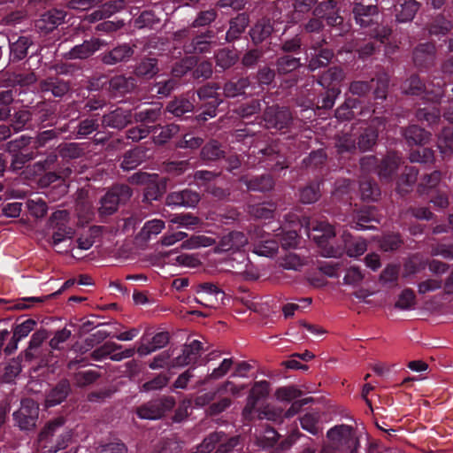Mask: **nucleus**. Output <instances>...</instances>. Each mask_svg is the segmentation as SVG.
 I'll return each mask as SVG.
<instances>
[{
    "label": "nucleus",
    "instance_id": "1",
    "mask_svg": "<svg viewBox=\"0 0 453 453\" xmlns=\"http://www.w3.org/2000/svg\"><path fill=\"white\" fill-rule=\"evenodd\" d=\"M221 88L217 83L202 86L196 91L175 96L166 104L165 111L175 118L187 119L195 111L198 121H206L217 114L223 102Z\"/></svg>",
    "mask_w": 453,
    "mask_h": 453
},
{
    "label": "nucleus",
    "instance_id": "2",
    "mask_svg": "<svg viewBox=\"0 0 453 453\" xmlns=\"http://www.w3.org/2000/svg\"><path fill=\"white\" fill-rule=\"evenodd\" d=\"M402 134L409 146H419L410 151L409 159L411 163L430 165L434 162V151L430 148L423 147L430 140V132L418 125H410L403 128Z\"/></svg>",
    "mask_w": 453,
    "mask_h": 453
},
{
    "label": "nucleus",
    "instance_id": "3",
    "mask_svg": "<svg viewBox=\"0 0 453 453\" xmlns=\"http://www.w3.org/2000/svg\"><path fill=\"white\" fill-rule=\"evenodd\" d=\"M30 142L31 137L22 134L6 144V149L2 153V173L8 164L12 171H19L34 158L33 148L29 146Z\"/></svg>",
    "mask_w": 453,
    "mask_h": 453
},
{
    "label": "nucleus",
    "instance_id": "4",
    "mask_svg": "<svg viewBox=\"0 0 453 453\" xmlns=\"http://www.w3.org/2000/svg\"><path fill=\"white\" fill-rule=\"evenodd\" d=\"M309 237L311 238L320 248L324 257H337L342 255V250L335 248L331 241L336 235L334 227L326 221H312L309 223Z\"/></svg>",
    "mask_w": 453,
    "mask_h": 453
},
{
    "label": "nucleus",
    "instance_id": "5",
    "mask_svg": "<svg viewBox=\"0 0 453 453\" xmlns=\"http://www.w3.org/2000/svg\"><path fill=\"white\" fill-rule=\"evenodd\" d=\"M133 195L128 185L117 184L111 187L100 200L98 214L105 221V218L114 214L119 206L127 203Z\"/></svg>",
    "mask_w": 453,
    "mask_h": 453
},
{
    "label": "nucleus",
    "instance_id": "6",
    "mask_svg": "<svg viewBox=\"0 0 453 453\" xmlns=\"http://www.w3.org/2000/svg\"><path fill=\"white\" fill-rule=\"evenodd\" d=\"M401 89L405 95L422 96L426 101L439 103L444 95V83L441 86L438 84L434 90H428L419 76L412 74L402 83Z\"/></svg>",
    "mask_w": 453,
    "mask_h": 453
},
{
    "label": "nucleus",
    "instance_id": "7",
    "mask_svg": "<svg viewBox=\"0 0 453 453\" xmlns=\"http://www.w3.org/2000/svg\"><path fill=\"white\" fill-rule=\"evenodd\" d=\"M69 212L66 210L57 211L50 217L48 226L52 230L51 244L58 247L61 242L71 240L74 229L68 225Z\"/></svg>",
    "mask_w": 453,
    "mask_h": 453
},
{
    "label": "nucleus",
    "instance_id": "8",
    "mask_svg": "<svg viewBox=\"0 0 453 453\" xmlns=\"http://www.w3.org/2000/svg\"><path fill=\"white\" fill-rule=\"evenodd\" d=\"M29 120H32V113L27 110H14L12 113L9 106L2 107V121L5 122L2 124V141L10 137L12 131H22Z\"/></svg>",
    "mask_w": 453,
    "mask_h": 453
},
{
    "label": "nucleus",
    "instance_id": "9",
    "mask_svg": "<svg viewBox=\"0 0 453 453\" xmlns=\"http://www.w3.org/2000/svg\"><path fill=\"white\" fill-rule=\"evenodd\" d=\"M332 449L339 452L348 451L359 446V441L355 437L352 427L348 425L334 426L326 433Z\"/></svg>",
    "mask_w": 453,
    "mask_h": 453
},
{
    "label": "nucleus",
    "instance_id": "10",
    "mask_svg": "<svg viewBox=\"0 0 453 453\" xmlns=\"http://www.w3.org/2000/svg\"><path fill=\"white\" fill-rule=\"evenodd\" d=\"M263 119L265 127L273 132L288 129L293 121L292 113L289 109L279 105L266 107Z\"/></svg>",
    "mask_w": 453,
    "mask_h": 453
},
{
    "label": "nucleus",
    "instance_id": "11",
    "mask_svg": "<svg viewBox=\"0 0 453 453\" xmlns=\"http://www.w3.org/2000/svg\"><path fill=\"white\" fill-rule=\"evenodd\" d=\"M39 415L38 404L30 398L21 401L20 408L12 416L16 425L21 430H31L35 427Z\"/></svg>",
    "mask_w": 453,
    "mask_h": 453
},
{
    "label": "nucleus",
    "instance_id": "12",
    "mask_svg": "<svg viewBox=\"0 0 453 453\" xmlns=\"http://www.w3.org/2000/svg\"><path fill=\"white\" fill-rule=\"evenodd\" d=\"M175 405V400L171 396H164L152 400L137 409V415L142 419H158Z\"/></svg>",
    "mask_w": 453,
    "mask_h": 453
},
{
    "label": "nucleus",
    "instance_id": "13",
    "mask_svg": "<svg viewBox=\"0 0 453 453\" xmlns=\"http://www.w3.org/2000/svg\"><path fill=\"white\" fill-rule=\"evenodd\" d=\"M326 43V41L325 38L312 42L311 53L307 58H309L307 69L310 72H315L318 69L326 67L334 57L333 50L324 47Z\"/></svg>",
    "mask_w": 453,
    "mask_h": 453
},
{
    "label": "nucleus",
    "instance_id": "14",
    "mask_svg": "<svg viewBox=\"0 0 453 453\" xmlns=\"http://www.w3.org/2000/svg\"><path fill=\"white\" fill-rule=\"evenodd\" d=\"M132 119L131 109L118 106L102 116L101 126L105 129L122 130L132 122Z\"/></svg>",
    "mask_w": 453,
    "mask_h": 453
},
{
    "label": "nucleus",
    "instance_id": "15",
    "mask_svg": "<svg viewBox=\"0 0 453 453\" xmlns=\"http://www.w3.org/2000/svg\"><path fill=\"white\" fill-rule=\"evenodd\" d=\"M162 118V106L160 104H152L150 106L140 109L133 114V119L144 127L153 129V134L158 131L157 122Z\"/></svg>",
    "mask_w": 453,
    "mask_h": 453
},
{
    "label": "nucleus",
    "instance_id": "16",
    "mask_svg": "<svg viewBox=\"0 0 453 453\" xmlns=\"http://www.w3.org/2000/svg\"><path fill=\"white\" fill-rule=\"evenodd\" d=\"M134 53V49L129 43H121L102 52L98 59L105 65H116L128 62Z\"/></svg>",
    "mask_w": 453,
    "mask_h": 453
},
{
    "label": "nucleus",
    "instance_id": "17",
    "mask_svg": "<svg viewBox=\"0 0 453 453\" xmlns=\"http://www.w3.org/2000/svg\"><path fill=\"white\" fill-rule=\"evenodd\" d=\"M352 15L356 24L360 27L372 28V26L377 24L376 19L379 16V8L377 4L354 3Z\"/></svg>",
    "mask_w": 453,
    "mask_h": 453
},
{
    "label": "nucleus",
    "instance_id": "18",
    "mask_svg": "<svg viewBox=\"0 0 453 453\" xmlns=\"http://www.w3.org/2000/svg\"><path fill=\"white\" fill-rule=\"evenodd\" d=\"M380 211L375 206H363L353 212L350 226L356 230L371 229L372 223H380Z\"/></svg>",
    "mask_w": 453,
    "mask_h": 453
},
{
    "label": "nucleus",
    "instance_id": "19",
    "mask_svg": "<svg viewBox=\"0 0 453 453\" xmlns=\"http://www.w3.org/2000/svg\"><path fill=\"white\" fill-rule=\"evenodd\" d=\"M312 15L325 20L329 27H336L343 22V18L339 14L336 0L318 2L317 6L313 9Z\"/></svg>",
    "mask_w": 453,
    "mask_h": 453
},
{
    "label": "nucleus",
    "instance_id": "20",
    "mask_svg": "<svg viewBox=\"0 0 453 453\" xmlns=\"http://www.w3.org/2000/svg\"><path fill=\"white\" fill-rule=\"evenodd\" d=\"M269 387L270 384L266 380L254 383L247 397V403L242 411V415L245 419H252L258 401L268 395Z\"/></svg>",
    "mask_w": 453,
    "mask_h": 453
},
{
    "label": "nucleus",
    "instance_id": "21",
    "mask_svg": "<svg viewBox=\"0 0 453 453\" xmlns=\"http://www.w3.org/2000/svg\"><path fill=\"white\" fill-rule=\"evenodd\" d=\"M65 16L66 12L63 10H49L35 21V27L39 32L48 35L64 23Z\"/></svg>",
    "mask_w": 453,
    "mask_h": 453
},
{
    "label": "nucleus",
    "instance_id": "22",
    "mask_svg": "<svg viewBox=\"0 0 453 453\" xmlns=\"http://www.w3.org/2000/svg\"><path fill=\"white\" fill-rule=\"evenodd\" d=\"M104 44V41L99 38L85 40L82 43L73 47L65 54V57L69 59H87L99 50Z\"/></svg>",
    "mask_w": 453,
    "mask_h": 453
},
{
    "label": "nucleus",
    "instance_id": "23",
    "mask_svg": "<svg viewBox=\"0 0 453 453\" xmlns=\"http://www.w3.org/2000/svg\"><path fill=\"white\" fill-rule=\"evenodd\" d=\"M435 53V46L433 43H420L413 50V63L420 70L428 69L434 64Z\"/></svg>",
    "mask_w": 453,
    "mask_h": 453
},
{
    "label": "nucleus",
    "instance_id": "24",
    "mask_svg": "<svg viewBox=\"0 0 453 453\" xmlns=\"http://www.w3.org/2000/svg\"><path fill=\"white\" fill-rule=\"evenodd\" d=\"M372 125L363 130L357 137V147L361 151H367L373 148L376 144L379 130L374 127L375 125L380 126L384 124V119L381 117H374L371 120Z\"/></svg>",
    "mask_w": 453,
    "mask_h": 453
},
{
    "label": "nucleus",
    "instance_id": "25",
    "mask_svg": "<svg viewBox=\"0 0 453 453\" xmlns=\"http://www.w3.org/2000/svg\"><path fill=\"white\" fill-rule=\"evenodd\" d=\"M39 88L42 93L50 92L55 97L61 98L71 90V82L59 75H54L42 80Z\"/></svg>",
    "mask_w": 453,
    "mask_h": 453
},
{
    "label": "nucleus",
    "instance_id": "26",
    "mask_svg": "<svg viewBox=\"0 0 453 453\" xmlns=\"http://www.w3.org/2000/svg\"><path fill=\"white\" fill-rule=\"evenodd\" d=\"M215 32L211 29L193 37L189 44L184 45V50L187 53L203 54L211 50Z\"/></svg>",
    "mask_w": 453,
    "mask_h": 453
},
{
    "label": "nucleus",
    "instance_id": "27",
    "mask_svg": "<svg viewBox=\"0 0 453 453\" xmlns=\"http://www.w3.org/2000/svg\"><path fill=\"white\" fill-rule=\"evenodd\" d=\"M201 197L198 192L185 188L168 194L166 196V204L169 206L196 207Z\"/></svg>",
    "mask_w": 453,
    "mask_h": 453
},
{
    "label": "nucleus",
    "instance_id": "28",
    "mask_svg": "<svg viewBox=\"0 0 453 453\" xmlns=\"http://www.w3.org/2000/svg\"><path fill=\"white\" fill-rule=\"evenodd\" d=\"M259 159L266 162V167L273 172H280L288 167L286 157L280 154L273 146H266L258 151Z\"/></svg>",
    "mask_w": 453,
    "mask_h": 453
},
{
    "label": "nucleus",
    "instance_id": "29",
    "mask_svg": "<svg viewBox=\"0 0 453 453\" xmlns=\"http://www.w3.org/2000/svg\"><path fill=\"white\" fill-rule=\"evenodd\" d=\"M274 31L273 23L268 18L259 19L250 29L251 42L258 45L269 39Z\"/></svg>",
    "mask_w": 453,
    "mask_h": 453
},
{
    "label": "nucleus",
    "instance_id": "30",
    "mask_svg": "<svg viewBox=\"0 0 453 453\" xmlns=\"http://www.w3.org/2000/svg\"><path fill=\"white\" fill-rule=\"evenodd\" d=\"M71 392V384L67 379L60 380L46 395L47 407H54L63 403Z\"/></svg>",
    "mask_w": 453,
    "mask_h": 453
},
{
    "label": "nucleus",
    "instance_id": "31",
    "mask_svg": "<svg viewBox=\"0 0 453 453\" xmlns=\"http://www.w3.org/2000/svg\"><path fill=\"white\" fill-rule=\"evenodd\" d=\"M250 24V17L247 13H239L229 21V28L226 34V41L233 42L241 38Z\"/></svg>",
    "mask_w": 453,
    "mask_h": 453
},
{
    "label": "nucleus",
    "instance_id": "32",
    "mask_svg": "<svg viewBox=\"0 0 453 453\" xmlns=\"http://www.w3.org/2000/svg\"><path fill=\"white\" fill-rule=\"evenodd\" d=\"M196 293L206 295L205 302L196 299V302L207 307H216L219 304V296L223 298L225 293L212 282H203L196 286Z\"/></svg>",
    "mask_w": 453,
    "mask_h": 453
},
{
    "label": "nucleus",
    "instance_id": "33",
    "mask_svg": "<svg viewBox=\"0 0 453 453\" xmlns=\"http://www.w3.org/2000/svg\"><path fill=\"white\" fill-rule=\"evenodd\" d=\"M401 158L395 152L388 153L380 159L378 165V175L381 180H390L399 167Z\"/></svg>",
    "mask_w": 453,
    "mask_h": 453
},
{
    "label": "nucleus",
    "instance_id": "34",
    "mask_svg": "<svg viewBox=\"0 0 453 453\" xmlns=\"http://www.w3.org/2000/svg\"><path fill=\"white\" fill-rule=\"evenodd\" d=\"M180 86V81L176 78L158 77L150 88V92L159 99L167 97Z\"/></svg>",
    "mask_w": 453,
    "mask_h": 453
},
{
    "label": "nucleus",
    "instance_id": "35",
    "mask_svg": "<svg viewBox=\"0 0 453 453\" xmlns=\"http://www.w3.org/2000/svg\"><path fill=\"white\" fill-rule=\"evenodd\" d=\"M418 170L415 166L406 165L403 172L397 178L396 191L401 196H404L411 191L418 179Z\"/></svg>",
    "mask_w": 453,
    "mask_h": 453
},
{
    "label": "nucleus",
    "instance_id": "36",
    "mask_svg": "<svg viewBox=\"0 0 453 453\" xmlns=\"http://www.w3.org/2000/svg\"><path fill=\"white\" fill-rule=\"evenodd\" d=\"M250 86L249 77L233 78L223 86V94L226 97L234 98L246 95V89Z\"/></svg>",
    "mask_w": 453,
    "mask_h": 453
},
{
    "label": "nucleus",
    "instance_id": "37",
    "mask_svg": "<svg viewBox=\"0 0 453 453\" xmlns=\"http://www.w3.org/2000/svg\"><path fill=\"white\" fill-rule=\"evenodd\" d=\"M248 242L246 235L240 231H231L223 235L219 241V247L223 251L239 250Z\"/></svg>",
    "mask_w": 453,
    "mask_h": 453
},
{
    "label": "nucleus",
    "instance_id": "38",
    "mask_svg": "<svg viewBox=\"0 0 453 453\" xmlns=\"http://www.w3.org/2000/svg\"><path fill=\"white\" fill-rule=\"evenodd\" d=\"M276 72L281 75L292 74L303 66L300 58L293 55H283L277 58L275 61Z\"/></svg>",
    "mask_w": 453,
    "mask_h": 453
},
{
    "label": "nucleus",
    "instance_id": "39",
    "mask_svg": "<svg viewBox=\"0 0 453 453\" xmlns=\"http://www.w3.org/2000/svg\"><path fill=\"white\" fill-rule=\"evenodd\" d=\"M453 27L450 20L447 19L442 14H438L432 18L426 24V29L430 35L441 37L445 36Z\"/></svg>",
    "mask_w": 453,
    "mask_h": 453
},
{
    "label": "nucleus",
    "instance_id": "40",
    "mask_svg": "<svg viewBox=\"0 0 453 453\" xmlns=\"http://www.w3.org/2000/svg\"><path fill=\"white\" fill-rule=\"evenodd\" d=\"M244 184L250 191L264 193L272 190L275 181L270 174H262L245 180Z\"/></svg>",
    "mask_w": 453,
    "mask_h": 453
},
{
    "label": "nucleus",
    "instance_id": "41",
    "mask_svg": "<svg viewBox=\"0 0 453 453\" xmlns=\"http://www.w3.org/2000/svg\"><path fill=\"white\" fill-rule=\"evenodd\" d=\"M200 157L204 162H214L225 157V150L219 142L211 140L202 147Z\"/></svg>",
    "mask_w": 453,
    "mask_h": 453
},
{
    "label": "nucleus",
    "instance_id": "42",
    "mask_svg": "<svg viewBox=\"0 0 453 453\" xmlns=\"http://www.w3.org/2000/svg\"><path fill=\"white\" fill-rule=\"evenodd\" d=\"M135 87L134 79L124 75H116L110 80L109 89L115 96L131 92Z\"/></svg>",
    "mask_w": 453,
    "mask_h": 453
},
{
    "label": "nucleus",
    "instance_id": "43",
    "mask_svg": "<svg viewBox=\"0 0 453 453\" xmlns=\"http://www.w3.org/2000/svg\"><path fill=\"white\" fill-rule=\"evenodd\" d=\"M35 81V75L34 73L27 74L13 73L10 74L8 72L2 70V88L12 87L19 85L20 87L28 86Z\"/></svg>",
    "mask_w": 453,
    "mask_h": 453
},
{
    "label": "nucleus",
    "instance_id": "44",
    "mask_svg": "<svg viewBox=\"0 0 453 453\" xmlns=\"http://www.w3.org/2000/svg\"><path fill=\"white\" fill-rule=\"evenodd\" d=\"M344 247L343 250L346 251L349 257H359L363 255L367 249L366 242L362 238H355L349 234L344 233L342 234Z\"/></svg>",
    "mask_w": 453,
    "mask_h": 453
},
{
    "label": "nucleus",
    "instance_id": "45",
    "mask_svg": "<svg viewBox=\"0 0 453 453\" xmlns=\"http://www.w3.org/2000/svg\"><path fill=\"white\" fill-rule=\"evenodd\" d=\"M420 4L416 0H406L400 4V9L396 8L395 19L398 23H405L411 21L418 11Z\"/></svg>",
    "mask_w": 453,
    "mask_h": 453
},
{
    "label": "nucleus",
    "instance_id": "46",
    "mask_svg": "<svg viewBox=\"0 0 453 453\" xmlns=\"http://www.w3.org/2000/svg\"><path fill=\"white\" fill-rule=\"evenodd\" d=\"M159 72L157 59L155 58H142L135 66L134 73L136 76L145 79L154 77Z\"/></svg>",
    "mask_w": 453,
    "mask_h": 453
},
{
    "label": "nucleus",
    "instance_id": "47",
    "mask_svg": "<svg viewBox=\"0 0 453 453\" xmlns=\"http://www.w3.org/2000/svg\"><path fill=\"white\" fill-rule=\"evenodd\" d=\"M319 0H294L293 12L291 13V19L294 22H298L313 12L317 6Z\"/></svg>",
    "mask_w": 453,
    "mask_h": 453
},
{
    "label": "nucleus",
    "instance_id": "48",
    "mask_svg": "<svg viewBox=\"0 0 453 453\" xmlns=\"http://www.w3.org/2000/svg\"><path fill=\"white\" fill-rule=\"evenodd\" d=\"M32 120L41 127L53 126L57 122L56 111L51 107H42L32 113Z\"/></svg>",
    "mask_w": 453,
    "mask_h": 453
},
{
    "label": "nucleus",
    "instance_id": "49",
    "mask_svg": "<svg viewBox=\"0 0 453 453\" xmlns=\"http://www.w3.org/2000/svg\"><path fill=\"white\" fill-rule=\"evenodd\" d=\"M320 196V182L319 181H311L299 190V199L303 203H314Z\"/></svg>",
    "mask_w": 453,
    "mask_h": 453
},
{
    "label": "nucleus",
    "instance_id": "50",
    "mask_svg": "<svg viewBox=\"0 0 453 453\" xmlns=\"http://www.w3.org/2000/svg\"><path fill=\"white\" fill-rule=\"evenodd\" d=\"M29 45V39L25 36H20L14 42H12L9 40L10 59L14 62L25 58L27 57Z\"/></svg>",
    "mask_w": 453,
    "mask_h": 453
},
{
    "label": "nucleus",
    "instance_id": "51",
    "mask_svg": "<svg viewBox=\"0 0 453 453\" xmlns=\"http://www.w3.org/2000/svg\"><path fill=\"white\" fill-rule=\"evenodd\" d=\"M275 210L276 205L273 203H260L249 206V213L257 219H273Z\"/></svg>",
    "mask_w": 453,
    "mask_h": 453
},
{
    "label": "nucleus",
    "instance_id": "52",
    "mask_svg": "<svg viewBox=\"0 0 453 453\" xmlns=\"http://www.w3.org/2000/svg\"><path fill=\"white\" fill-rule=\"evenodd\" d=\"M101 374L95 370L77 371L73 374V380L78 388H86L95 383Z\"/></svg>",
    "mask_w": 453,
    "mask_h": 453
},
{
    "label": "nucleus",
    "instance_id": "53",
    "mask_svg": "<svg viewBox=\"0 0 453 453\" xmlns=\"http://www.w3.org/2000/svg\"><path fill=\"white\" fill-rule=\"evenodd\" d=\"M215 59L216 66L220 68L219 72H222L234 65L237 62L238 57L234 50L221 49L216 54Z\"/></svg>",
    "mask_w": 453,
    "mask_h": 453
},
{
    "label": "nucleus",
    "instance_id": "54",
    "mask_svg": "<svg viewBox=\"0 0 453 453\" xmlns=\"http://www.w3.org/2000/svg\"><path fill=\"white\" fill-rule=\"evenodd\" d=\"M303 46V36L296 35L291 38L282 39L280 44V50L285 55H296L299 54Z\"/></svg>",
    "mask_w": 453,
    "mask_h": 453
},
{
    "label": "nucleus",
    "instance_id": "55",
    "mask_svg": "<svg viewBox=\"0 0 453 453\" xmlns=\"http://www.w3.org/2000/svg\"><path fill=\"white\" fill-rule=\"evenodd\" d=\"M343 71L342 68L333 66L324 72L319 78V83L324 87L328 88L334 84L340 83L343 79Z\"/></svg>",
    "mask_w": 453,
    "mask_h": 453
},
{
    "label": "nucleus",
    "instance_id": "56",
    "mask_svg": "<svg viewBox=\"0 0 453 453\" xmlns=\"http://www.w3.org/2000/svg\"><path fill=\"white\" fill-rule=\"evenodd\" d=\"M144 157V152L141 149H134L127 151L121 162V167L125 171H129L137 167Z\"/></svg>",
    "mask_w": 453,
    "mask_h": 453
},
{
    "label": "nucleus",
    "instance_id": "57",
    "mask_svg": "<svg viewBox=\"0 0 453 453\" xmlns=\"http://www.w3.org/2000/svg\"><path fill=\"white\" fill-rule=\"evenodd\" d=\"M373 79L375 81L374 87L372 88L373 98L376 104H380L387 99L389 79L386 74L380 75Z\"/></svg>",
    "mask_w": 453,
    "mask_h": 453
},
{
    "label": "nucleus",
    "instance_id": "58",
    "mask_svg": "<svg viewBox=\"0 0 453 453\" xmlns=\"http://www.w3.org/2000/svg\"><path fill=\"white\" fill-rule=\"evenodd\" d=\"M359 188L361 197L365 201H376L380 196V189L378 184L373 180H361Z\"/></svg>",
    "mask_w": 453,
    "mask_h": 453
},
{
    "label": "nucleus",
    "instance_id": "59",
    "mask_svg": "<svg viewBox=\"0 0 453 453\" xmlns=\"http://www.w3.org/2000/svg\"><path fill=\"white\" fill-rule=\"evenodd\" d=\"M158 130L160 131L154 134L153 141L156 144L164 145L179 133L180 127L173 123L165 127L159 124Z\"/></svg>",
    "mask_w": 453,
    "mask_h": 453
},
{
    "label": "nucleus",
    "instance_id": "60",
    "mask_svg": "<svg viewBox=\"0 0 453 453\" xmlns=\"http://www.w3.org/2000/svg\"><path fill=\"white\" fill-rule=\"evenodd\" d=\"M224 434L220 432H214L210 434L203 441L194 449L188 453H210L211 452L218 442L221 441Z\"/></svg>",
    "mask_w": 453,
    "mask_h": 453
},
{
    "label": "nucleus",
    "instance_id": "61",
    "mask_svg": "<svg viewBox=\"0 0 453 453\" xmlns=\"http://www.w3.org/2000/svg\"><path fill=\"white\" fill-rule=\"evenodd\" d=\"M415 115L418 121L427 122L431 126L437 124L441 119L440 110L436 107L418 108Z\"/></svg>",
    "mask_w": 453,
    "mask_h": 453
},
{
    "label": "nucleus",
    "instance_id": "62",
    "mask_svg": "<svg viewBox=\"0 0 453 453\" xmlns=\"http://www.w3.org/2000/svg\"><path fill=\"white\" fill-rule=\"evenodd\" d=\"M99 124L97 119H85L79 122V124L74 127V131L73 133L75 134L76 138L81 139L91 134L93 132L97 130Z\"/></svg>",
    "mask_w": 453,
    "mask_h": 453
},
{
    "label": "nucleus",
    "instance_id": "63",
    "mask_svg": "<svg viewBox=\"0 0 453 453\" xmlns=\"http://www.w3.org/2000/svg\"><path fill=\"white\" fill-rule=\"evenodd\" d=\"M438 149L444 156L453 152V130L449 127L443 128L438 138Z\"/></svg>",
    "mask_w": 453,
    "mask_h": 453
},
{
    "label": "nucleus",
    "instance_id": "64",
    "mask_svg": "<svg viewBox=\"0 0 453 453\" xmlns=\"http://www.w3.org/2000/svg\"><path fill=\"white\" fill-rule=\"evenodd\" d=\"M403 243V240L399 233L386 234L380 241V248L387 252L398 250Z\"/></svg>",
    "mask_w": 453,
    "mask_h": 453
}]
</instances>
